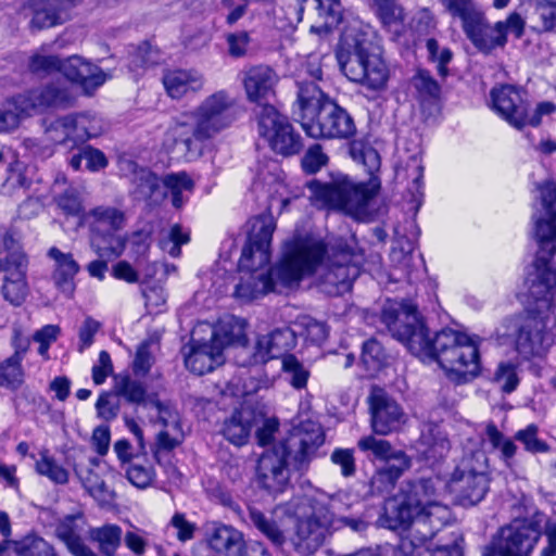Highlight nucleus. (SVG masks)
I'll list each match as a JSON object with an SVG mask.
<instances>
[{"label":"nucleus","mask_w":556,"mask_h":556,"mask_svg":"<svg viewBox=\"0 0 556 556\" xmlns=\"http://www.w3.org/2000/svg\"><path fill=\"white\" fill-rule=\"evenodd\" d=\"M248 239L239 260V268L245 271L237 285L235 295L252 301L268 292H282L300 285L302 279L315 273L326 256L323 285L328 293L340 294L350 290L359 276L364 254L354 239L350 242L337 239L329 248L313 235L294 233L282 247L279 262L269 270L262 267L270 260V244L276 220L271 214H262L248 222Z\"/></svg>","instance_id":"obj_1"},{"label":"nucleus","mask_w":556,"mask_h":556,"mask_svg":"<svg viewBox=\"0 0 556 556\" xmlns=\"http://www.w3.org/2000/svg\"><path fill=\"white\" fill-rule=\"evenodd\" d=\"M543 213L535 220V236L540 249L533 270L526 279L527 311L556 315V186L541 187Z\"/></svg>","instance_id":"obj_2"},{"label":"nucleus","mask_w":556,"mask_h":556,"mask_svg":"<svg viewBox=\"0 0 556 556\" xmlns=\"http://www.w3.org/2000/svg\"><path fill=\"white\" fill-rule=\"evenodd\" d=\"M324 441L319 426L312 424L293 430L260 458L257 478L261 486L273 494L285 492L290 485L291 472L306 469Z\"/></svg>","instance_id":"obj_3"},{"label":"nucleus","mask_w":556,"mask_h":556,"mask_svg":"<svg viewBox=\"0 0 556 556\" xmlns=\"http://www.w3.org/2000/svg\"><path fill=\"white\" fill-rule=\"evenodd\" d=\"M236 101L225 90L206 97L192 112L178 119L169 135L178 150L189 157H198L203 143L228 128L237 118Z\"/></svg>","instance_id":"obj_4"},{"label":"nucleus","mask_w":556,"mask_h":556,"mask_svg":"<svg viewBox=\"0 0 556 556\" xmlns=\"http://www.w3.org/2000/svg\"><path fill=\"white\" fill-rule=\"evenodd\" d=\"M445 483L440 478H420L404 482L400 494L386 503V518L393 526L406 525L424 517L427 523L442 528L451 519L450 508L442 503Z\"/></svg>","instance_id":"obj_5"},{"label":"nucleus","mask_w":556,"mask_h":556,"mask_svg":"<svg viewBox=\"0 0 556 556\" xmlns=\"http://www.w3.org/2000/svg\"><path fill=\"white\" fill-rule=\"evenodd\" d=\"M342 73L354 83L374 91L387 88L389 70L380 55L379 47L363 31L344 35L337 51Z\"/></svg>","instance_id":"obj_6"},{"label":"nucleus","mask_w":556,"mask_h":556,"mask_svg":"<svg viewBox=\"0 0 556 556\" xmlns=\"http://www.w3.org/2000/svg\"><path fill=\"white\" fill-rule=\"evenodd\" d=\"M496 334L498 339H511L525 359L542 356L555 342L556 315L526 309L523 314L504 318Z\"/></svg>","instance_id":"obj_7"},{"label":"nucleus","mask_w":556,"mask_h":556,"mask_svg":"<svg viewBox=\"0 0 556 556\" xmlns=\"http://www.w3.org/2000/svg\"><path fill=\"white\" fill-rule=\"evenodd\" d=\"M431 362H437L446 377L456 383H466L480 371L479 350L475 339L451 328L437 332Z\"/></svg>","instance_id":"obj_8"},{"label":"nucleus","mask_w":556,"mask_h":556,"mask_svg":"<svg viewBox=\"0 0 556 556\" xmlns=\"http://www.w3.org/2000/svg\"><path fill=\"white\" fill-rule=\"evenodd\" d=\"M382 321L392 337L402 342L413 355L422 362H431L437 333L430 334L416 305L412 302H390L383 307Z\"/></svg>","instance_id":"obj_9"},{"label":"nucleus","mask_w":556,"mask_h":556,"mask_svg":"<svg viewBox=\"0 0 556 556\" xmlns=\"http://www.w3.org/2000/svg\"><path fill=\"white\" fill-rule=\"evenodd\" d=\"M489 458L483 451L463 457L452 472L447 486L463 506L480 503L490 489Z\"/></svg>","instance_id":"obj_10"},{"label":"nucleus","mask_w":556,"mask_h":556,"mask_svg":"<svg viewBox=\"0 0 556 556\" xmlns=\"http://www.w3.org/2000/svg\"><path fill=\"white\" fill-rule=\"evenodd\" d=\"M91 232V247L101 258L119 256L126 244L118 232L126 225L125 213L115 206L99 205L85 215Z\"/></svg>","instance_id":"obj_11"},{"label":"nucleus","mask_w":556,"mask_h":556,"mask_svg":"<svg viewBox=\"0 0 556 556\" xmlns=\"http://www.w3.org/2000/svg\"><path fill=\"white\" fill-rule=\"evenodd\" d=\"M312 199L324 206L344 211L349 215L365 213L372 193L364 184H356L345 175H338L329 182L311 181Z\"/></svg>","instance_id":"obj_12"},{"label":"nucleus","mask_w":556,"mask_h":556,"mask_svg":"<svg viewBox=\"0 0 556 556\" xmlns=\"http://www.w3.org/2000/svg\"><path fill=\"white\" fill-rule=\"evenodd\" d=\"M440 1L453 17L462 20L466 36L479 51L490 53L506 45L507 39L501 30L502 24L491 25L472 0Z\"/></svg>","instance_id":"obj_13"},{"label":"nucleus","mask_w":556,"mask_h":556,"mask_svg":"<svg viewBox=\"0 0 556 556\" xmlns=\"http://www.w3.org/2000/svg\"><path fill=\"white\" fill-rule=\"evenodd\" d=\"M244 334L240 326L219 325L212 330L210 341L192 339L189 352L185 355V365L199 376L210 372L224 364V349L241 343Z\"/></svg>","instance_id":"obj_14"},{"label":"nucleus","mask_w":556,"mask_h":556,"mask_svg":"<svg viewBox=\"0 0 556 556\" xmlns=\"http://www.w3.org/2000/svg\"><path fill=\"white\" fill-rule=\"evenodd\" d=\"M336 506L334 498H330L327 505L316 503L308 517L298 520L289 540L296 556L313 555L324 544L331 530L337 528Z\"/></svg>","instance_id":"obj_15"},{"label":"nucleus","mask_w":556,"mask_h":556,"mask_svg":"<svg viewBox=\"0 0 556 556\" xmlns=\"http://www.w3.org/2000/svg\"><path fill=\"white\" fill-rule=\"evenodd\" d=\"M540 536L539 520L515 519L497 531L482 556H529Z\"/></svg>","instance_id":"obj_16"},{"label":"nucleus","mask_w":556,"mask_h":556,"mask_svg":"<svg viewBox=\"0 0 556 556\" xmlns=\"http://www.w3.org/2000/svg\"><path fill=\"white\" fill-rule=\"evenodd\" d=\"M386 519L389 528L406 531V534L401 536L394 549V556H460L456 546L439 547L433 554H430V548L426 546V543L442 528H435L427 523L424 517L412 519L406 525L399 526H393L391 519Z\"/></svg>","instance_id":"obj_17"},{"label":"nucleus","mask_w":556,"mask_h":556,"mask_svg":"<svg viewBox=\"0 0 556 556\" xmlns=\"http://www.w3.org/2000/svg\"><path fill=\"white\" fill-rule=\"evenodd\" d=\"M260 135L270 144L271 149L282 155H293L302 149V138L275 106L264 105L258 113Z\"/></svg>","instance_id":"obj_18"},{"label":"nucleus","mask_w":556,"mask_h":556,"mask_svg":"<svg viewBox=\"0 0 556 556\" xmlns=\"http://www.w3.org/2000/svg\"><path fill=\"white\" fill-rule=\"evenodd\" d=\"M308 137L315 139H350L356 134L353 117L330 100L318 111L315 118L302 126Z\"/></svg>","instance_id":"obj_19"},{"label":"nucleus","mask_w":556,"mask_h":556,"mask_svg":"<svg viewBox=\"0 0 556 556\" xmlns=\"http://www.w3.org/2000/svg\"><path fill=\"white\" fill-rule=\"evenodd\" d=\"M150 412L149 418L153 426L160 427L155 437L156 451H173L179 446L185 439L180 415L173 403L151 397L146 403Z\"/></svg>","instance_id":"obj_20"},{"label":"nucleus","mask_w":556,"mask_h":556,"mask_svg":"<svg viewBox=\"0 0 556 556\" xmlns=\"http://www.w3.org/2000/svg\"><path fill=\"white\" fill-rule=\"evenodd\" d=\"M15 103L28 116L47 110L70 109L75 105L76 96L65 84L50 83L15 96Z\"/></svg>","instance_id":"obj_21"},{"label":"nucleus","mask_w":556,"mask_h":556,"mask_svg":"<svg viewBox=\"0 0 556 556\" xmlns=\"http://www.w3.org/2000/svg\"><path fill=\"white\" fill-rule=\"evenodd\" d=\"M243 342V340L241 341ZM237 357L250 356L248 361H239L241 365L265 364L273 358H283L296 345V332L288 327L278 328L267 334L257 337L253 348L250 350L240 343Z\"/></svg>","instance_id":"obj_22"},{"label":"nucleus","mask_w":556,"mask_h":556,"mask_svg":"<svg viewBox=\"0 0 556 556\" xmlns=\"http://www.w3.org/2000/svg\"><path fill=\"white\" fill-rule=\"evenodd\" d=\"M368 403L374 433L388 435L401 430L406 424L407 415L403 407L383 389L372 388Z\"/></svg>","instance_id":"obj_23"},{"label":"nucleus","mask_w":556,"mask_h":556,"mask_svg":"<svg viewBox=\"0 0 556 556\" xmlns=\"http://www.w3.org/2000/svg\"><path fill=\"white\" fill-rule=\"evenodd\" d=\"M492 109L517 129L526 126L530 103L527 92L513 85H501L491 90Z\"/></svg>","instance_id":"obj_24"},{"label":"nucleus","mask_w":556,"mask_h":556,"mask_svg":"<svg viewBox=\"0 0 556 556\" xmlns=\"http://www.w3.org/2000/svg\"><path fill=\"white\" fill-rule=\"evenodd\" d=\"M62 74L80 86L86 94H92L110 77L97 64L77 54L64 59Z\"/></svg>","instance_id":"obj_25"},{"label":"nucleus","mask_w":556,"mask_h":556,"mask_svg":"<svg viewBox=\"0 0 556 556\" xmlns=\"http://www.w3.org/2000/svg\"><path fill=\"white\" fill-rule=\"evenodd\" d=\"M279 76L267 65H254L242 72V84L250 102L258 103L262 108L263 102L275 94V87L278 84Z\"/></svg>","instance_id":"obj_26"},{"label":"nucleus","mask_w":556,"mask_h":556,"mask_svg":"<svg viewBox=\"0 0 556 556\" xmlns=\"http://www.w3.org/2000/svg\"><path fill=\"white\" fill-rule=\"evenodd\" d=\"M298 91L296 100L293 104V116L303 126L316 117L318 111L330 98L321 90L314 80L306 77H300L296 80Z\"/></svg>","instance_id":"obj_27"},{"label":"nucleus","mask_w":556,"mask_h":556,"mask_svg":"<svg viewBox=\"0 0 556 556\" xmlns=\"http://www.w3.org/2000/svg\"><path fill=\"white\" fill-rule=\"evenodd\" d=\"M205 541L213 552L224 556H241L244 546L243 534L232 526L220 522L206 525Z\"/></svg>","instance_id":"obj_28"},{"label":"nucleus","mask_w":556,"mask_h":556,"mask_svg":"<svg viewBox=\"0 0 556 556\" xmlns=\"http://www.w3.org/2000/svg\"><path fill=\"white\" fill-rule=\"evenodd\" d=\"M166 93L172 99H181L190 93L202 90L204 77L197 70H167L162 78Z\"/></svg>","instance_id":"obj_29"},{"label":"nucleus","mask_w":556,"mask_h":556,"mask_svg":"<svg viewBox=\"0 0 556 556\" xmlns=\"http://www.w3.org/2000/svg\"><path fill=\"white\" fill-rule=\"evenodd\" d=\"M47 255L54 262L52 280L54 286L67 295L75 290L74 278L80 267L72 253H64L56 247L49 249Z\"/></svg>","instance_id":"obj_30"},{"label":"nucleus","mask_w":556,"mask_h":556,"mask_svg":"<svg viewBox=\"0 0 556 556\" xmlns=\"http://www.w3.org/2000/svg\"><path fill=\"white\" fill-rule=\"evenodd\" d=\"M410 458H400V464L388 463L379 468L370 479V491L372 494L389 493L393 490L400 477L410 468Z\"/></svg>","instance_id":"obj_31"},{"label":"nucleus","mask_w":556,"mask_h":556,"mask_svg":"<svg viewBox=\"0 0 556 556\" xmlns=\"http://www.w3.org/2000/svg\"><path fill=\"white\" fill-rule=\"evenodd\" d=\"M77 519L76 516H66L61 520L55 530L58 538L74 556H99L84 543Z\"/></svg>","instance_id":"obj_32"},{"label":"nucleus","mask_w":556,"mask_h":556,"mask_svg":"<svg viewBox=\"0 0 556 556\" xmlns=\"http://www.w3.org/2000/svg\"><path fill=\"white\" fill-rule=\"evenodd\" d=\"M252 420L253 414L251 410L242 409L235 412L224 424V437L235 445L245 444L252 431Z\"/></svg>","instance_id":"obj_33"},{"label":"nucleus","mask_w":556,"mask_h":556,"mask_svg":"<svg viewBox=\"0 0 556 556\" xmlns=\"http://www.w3.org/2000/svg\"><path fill=\"white\" fill-rule=\"evenodd\" d=\"M89 539L97 543L99 552L103 556H114L122 543V528L115 523H105L91 528Z\"/></svg>","instance_id":"obj_34"},{"label":"nucleus","mask_w":556,"mask_h":556,"mask_svg":"<svg viewBox=\"0 0 556 556\" xmlns=\"http://www.w3.org/2000/svg\"><path fill=\"white\" fill-rule=\"evenodd\" d=\"M357 446L362 452L370 453L374 458L384 460L386 464H400V458H409L403 451L395 450L391 443L374 435H366L358 440Z\"/></svg>","instance_id":"obj_35"},{"label":"nucleus","mask_w":556,"mask_h":556,"mask_svg":"<svg viewBox=\"0 0 556 556\" xmlns=\"http://www.w3.org/2000/svg\"><path fill=\"white\" fill-rule=\"evenodd\" d=\"M376 14L383 27L394 37H399L404 31V12L403 8L394 0H374Z\"/></svg>","instance_id":"obj_36"},{"label":"nucleus","mask_w":556,"mask_h":556,"mask_svg":"<svg viewBox=\"0 0 556 556\" xmlns=\"http://www.w3.org/2000/svg\"><path fill=\"white\" fill-rule=\"evenodd\" d=\"M162 184L169 191L176 208L184 206L194 189V181L186 172L167 174L162 178Z\"/></svg>","instance_id":"obj_37"},{"label":"nucleus","mask_w":556,"mask_h":556,"mask_svg":"<svg viewBox=\"0 0 556 556\" xmlns=\"http://www.w3.org/2000/svg\"><path fill=\"white\" fill-rule=\"evenodd\" d=\"M35 470L54 484L64 485L70 481L68 469L60 464L47 448L39 452V457L35 462Z\"/></svg>","instance_id":"obj_38"},{"label":"nucleus","mask_w":556,"mask_h":556,"mask_svg":"<svg viewBox=\"0 0 556 556\" xmlns=\"http://www.w3.org/2000/svg\"><path fill=\"white\" fill-rule=\"evenodd\" d=\"M485 435L492 447L500 452V459L503 464L513 469L516 465L515 456L518 451L514 440L505 437L493 422L486 425Z\"/></svg>","instance_id":"obj_39"},{"label":"nucleus","mask_w":556,"mask_h":556,"mask_svg":"<svg viewBox=\"0 0 556 556\" xmlns=\"http://www.w3.org/2000/svg\"><path fill=\"white\" fill-rule=\"evenodd\" d=\"M67 18L68 13L60 5V1L49 0L47 7L35 10L29 24L33 29H43L63 24Z\"/></svg>","instance_id":"obj_40"},{"label":"nucleus","mask_w":556,"mask_h":556,"mask_svg":"<svg viewBox=\"0 0 556 556\" xmlns=\"http://www.w3.org/2000/svg\"><path fill=\"white\" fill-rule=\"evenodd\" d=\"M73 114L51 121L45 129L47 139L56 144L74 147L77 144L75 137Z\"/></svg>","instance_id":"obj_41"},{"label":"nucleus","mask_w":556,"mask_h":556,"mask_svg":"<svg viewBox=\"0 0 556 556\" xmlns=\"http://www.w3.org/2000/svg\"><path fill=\"white\" fill-rule=\"evenodd\" d=\"M251 525L257 529L270 543L281 547L286 543V535L279 525L263 511L252 507L249 509Z\"/></svg>","instance_id":"obj_42"},{"label":"nucleus","mask_w":556,"mask_h":556,"mask_svg":"<svg viewBox=\"0 0 556 556\" xmlns=\"http://www.w3.org/2000/svg\"><path fill=\"white\" fill-rule=\"evenodd\" d=\"M420 444L424 446L422 454L427 459H442L450 451V441L445 433L439 428H431L422 433Z\"/></svg>","instance_id":"obj_43"},{"label":"nucleus","mask_w":556,"mask_h":556,"mask_svg":"<svg viewBox=\"0 0 556 556\" xmlns=\"http://www.w3.org/2000/svg\"><path fill=\"white\" fill-rule=\"evenodd\" d=\"M15 556H56L53 546L42 538L29 534L13 544Z\"/></svg>","instance_id":"obj_44"},{"label":"nucleus","mask_w":556,"mask_h":556,"mask_svg":"<svg viewBox=\"0 0 556 556\" xmlns=\"http://www.w3.org/2000/svg\"><path fill=\"white\" fill-rule=\"evenodd\" d=\"M115 394L123 396L127 402L142 405L146 408V403L152 396H147V391L140 381L134 380L128 376L118 377L115 379Z\"/></svg>","instance_id":"obj_45"},{"label":"nucleus","mask_w":556,"mask_h":556,"mask_svg":"<svg viewBox=\"0 0 556 556\" xmlns=\"http://www.w3.org/2000/svg\"><path fill=\"white\" fill-rule=\"evenodd\" d=\"M281 370L289 383L298 390L304 389L309 378V370L294 355H285L281 361Z\"/></svg>","instance_id":"obj_46"},{"label":"nucleus","mask_w":556,"mask_h":556,"mask_svg":"<svg viewBox=\"0 0 556 556\" xmlns=\"http://www.w3.org/2000/svg\"><path fill=\"white\" fill-rule=\"evenodd\" d=\"M28 260L16 242L13 249L8 251L4 258H0V271L4 273V278L26 277Z\"/></svg>","instance_id":"obj_47"},{"label":"nucleus","mask_w":556,"mask_h":556,"mask_svg":"<svg viewBox=\"0 0 556 556\" xmlns=\"http://www.w3.org/2000/svg\"><path fill=\"white\" fill-rule=\"evenodd\" d=\"M294 326L299 329V334L311 343L320 344L327 339V325L311 316H300L295 320Z\"/></svg>","instance_id":"obj_48"},{"label":"nucleus","mask_w":556,"mask_h":556,"mask_svg":"<svg viewBox=\"0 0 556 556\" xmlns=\"http://www.w3.org/2000/svg\"><path fill=\"white\" fill-rule=\"evenodd\" d=\"M75 473L93 498L99 502H108L110 500L111 491L92 469L75 468Z\"/></svg>","instance_id":"obj_49"},{"label":"nucleus","mask_w":556,"mask_h":556,"mask_svg":"<svg viewBox=\"0 0 556 556\" xmlns=\"http://www.w3.org/2000/svg\"><path fill=\"white\" fill-rule=\"evenodd\" d=\"M161 181L155 174L147 168L135 169L131 177L132 192L140 199H149L155 193Z\"/></svg>","instance_id":"obj_50"},{"label":"nucleus","mask_w":556,"mask_h":556,"mask_svg":"<svg viewBox=\"0 0 556 556\" xmlns=\"http://www.w3.org/2000/svg\"><path fill=\"white\" fill-rule=\"evenodd\" d=\"M73 116L77 144L97 137L102 132V124L97 116L87 113L73 114Z\"/></svg>","instance_id":"obj_51"},{"label":"nucleus","mask_w":556,"mask_h":556,"mask_svg":"<svg viewBox=\"0 0 556 556\" xmlns=\"http://www.w3.org/2000/svg\"><path fill=\"white\" fill-rule=\"evenodd\" d=\"M40 51H36L29 58L28 67L29 71L37 75H49L54 72H63L64 60L53 54H46Z\"/></svg>","instance_id":"obj_52"},{"label":"nucleus","mask_w":556,"mask_h":556,"mask_svg":"<svg viewBox=\"0 0 556 556\" xmlns=\"http://www.w3.org/2000/svg\"><path fill=\"white\" fill-rule=\"evenodd\" d=\"M361 361L370 372L381 369L387 362V353L381 343L369 339L363 344Z\"/></svg>","instance_id":"obj_53"},{"label":"nucleus","mask_w":556,"mask_h":556,"mask_svg":"<svg viewBox=\"0 0 556 556\" xmlns=\"http://www.w3.org/2000/svg\"><path fill=\"white\" fill-rule=\"evenodd\" d=\"M36 169L33 166H26L21 163L11 167L5 186L9 189H22L29 191L36 181Z\"/></svg>","instance_id":"obj_54"},{"label":"nucleus","mask_w":556,"mask_h":556,"mask_svg":"<svg viewBox=\"0 0 556 556\" xmlns=\"http://www.w3.org/2000/svg\"><path fill=\"white\" fill-rule=\"evenodd\" d=\"M514 440L520 442L523 448L531 454L547 453L551 450L549 445L539 438V427L534 424L518 430Z\"/></svg>","instance_id":"obj_55"},{"label":"nucleus","mask_w":556,"mask_h":556,"mask_svg":"<svg viewBox=\"0 0 556 556\" xmlns=\"http://www.w3.org/2000/svg\"><path fill=\"white\" fill-rule=\"evenodd\" d=\"M412 85L420 101L437 99L440 94V86L429 72L419 70L412 78Z\"/></svg>","instance_id":"obj_56"},{"label":"nucleus","mask_w":556,"mask_h":556,"mask_svg":"<svg viewBox=\"0 0 556 556\" xmlns=\"http://www.w3.org/2000/svg\"><path fill=\"white\" fill-rule=\"evenodd\" d=\"M23 359L10 356L0 365V387L17 388L23 381Z\"/></svg>","instance_id":"obj_57"},{"label":"nucleus","mask_w":556,"mask_h":556,"mask_svg":"<svg viewBox=\"0 0 556 556\" xmlns=\"http://www.w3.org/2000/svg\"><path fill=\"white\" fill-rule=\"evenodd\" d=\"M426 48L429 59L437 63L438 74L443 78L446 77L448 74L447 64L453 58L452 51L447 47H440L434 38L427 39Z\"/></svg>","instance_id":"obj_58"},{"label":"nucleus","mask_w":556,"mask_h":556,"mask_svg":"<svg viewBox=\"0 0 556 556\" xmlns=\"http://www.w3.org/2000/svg\"><path fill=\"white\" fill-rule=\"evenodd\" d=\"M350 153L355 161L363 163L370 175L380 168V155L374 148L363 147L359 142L354 141L350 146Z\"/></svg>","instance_id":"obj_59"},{"label":"nucleus","mask_w":556,"mask_h":556,"mask_svg":"<svg viewBox=\"0 0 556 556\" xmlns=\"http://www.w3.org/2000/svg\"><path fill=\"white\" fill-rule=\"evenodd\" d=\"M2 294L11 304L15 306L22 304L27 295L26 277L4 278Z\"/></svg>","instance_id":"obj_60"},{"label":"nucleus","mask_w":556,"mask_h":556,"mask_svg":"<svg viewBox=\"0 0 556 556\" xmlns=\"http://www.w3.org/2000/svg\"><path fill=\"white\" fill-rule=\"evenodd\" d=\"M189 241V233L182 231L179 225H174L167 235L160 240L161 249L173 257L180 255V247Z\"/></svg>","instance_id":"obj_61"},{"label":"nucleus","mask_w":556,"mask_h":556,"mask_svg":"<svg viewBox=\"0 0 556 556\" xmlns=\"http://www.w3.org/2000/svg\"><path fill=\"white\" fill-rule=\"evenodd\" d=\"M494 381L505 393L513 392L519 383L516 366L511 363H501L494 374Z\"/></svg>","instance_id":"obj_62"},{"label":"nucleus","mask_w":556,"mask_h":556,"mask_svg":"<svg viewBox=\"0 0 556 556\" xmlns=\"http://www.w3.org/2000/svg\"><path fill=\"white\" fill-rule=\"evenodd\" d=\"M128 481L138 489H146L151 485L155 472L152 466L132 464L126 470Z\"/></svg>","instance_id":"obj_63"},{"label":"nucleus","mask_w":556,"mask_h":556,"mask_svg":"<svg viewBox=\"0 0 556 556\" xmlns=\"http://www.w3.org/2000/svg\"><path fill=\"white\" fill-rule=\"evenodd\" d=\"M27 116L15 103V97L0 109V132L14 129L21 119Z\"/></svg>","instance_id":"obj_64"}]
</instances>
